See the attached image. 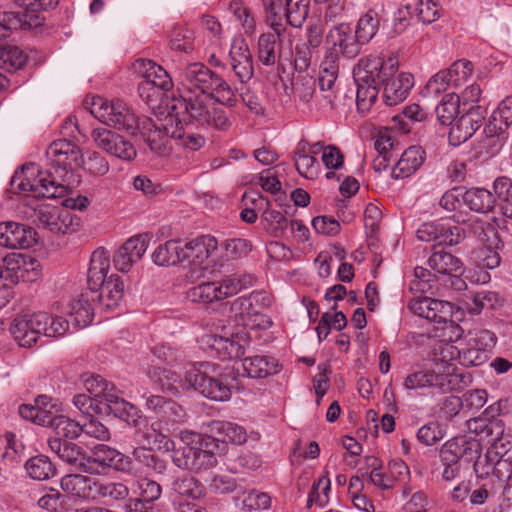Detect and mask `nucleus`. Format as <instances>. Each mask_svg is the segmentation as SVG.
I'll use <instances>...</instances> for the list:
<instances>
[{"label": "nucleus", "instance_id": "dca6fc26", "mask_svg": "<svg viewBox=\"0 0 512 512\" xmlns=\"http://www.w3.org/2000/svg\"><path fill=\"white\" fill-rule=\"evenodd\" d=\"M17 188L23 192H31L36 197L58 198L63 197L67 192V187L56 183L51 178L50 173L39 172L38 177L34 180L24 178L17 185Z\"/></svg>", "mask_w": 512, "mask_h": 512}, {"label": "nucleus", "instance_id": "e433bc0d", "mask_svg": "<svg viewBox=\"0 0 512 512\" xmlns=\"http://www.w3.org/2000/svg\"><path fill=\"white\" fill-rule=\"evenodd\" d=\"M266 23L278 36H282L286 28L284 25L286 0H261Z\"/></svg>", "mask_w": 512, "mask_h": 512}, {"label": "nucleus", "instance_id": "aec40b11", "mask_svg": "<svg viewBox=\"0 0 512 512\" xmlns=\"http://www.w3.org/2000/svg\"><path fill=\"white\" fill-rule=\"evenodd\" d=\"M428 265L432 270L442 275L458 277L464 272L462 261L440 245L433 246Z\"/></svg>", "mask_w": 512, "mask_h": 512}, {"label": "nucleus", "instance_id": "c9c22d12", "mask_svg": "<svg viewBox=\"0 0 512 512\" xmlns=\"http://www.w3.org/2000/svg\"><path fill=\"white\" fill-rule=\"evenodd\" d=\"M115 449L105 445L98 444L90 454L86 455L85 473L101 474L110 468L112 455Z\"/></svg>", "mask_w": 512, "mask_h": 512}, {"label": "nucleus", "instance_id": "393cba45", "mask_svg": "<svg viewBox=\"0 0 512 512\" xmlns=\"http://www.w3.org/2000/svg\"><path fill=\"white\" fill-rule=\"evenodd\" d=\"M410 478L407 464L401 459H394L388 463L387 472L379 470L372 475V483L383 490L392 489L397 483H406Z\"/></svg>", "mask_w": 512, "mask_h": 512}, {"label": "nucleus", "instance_id": "58836bf2", "mask_svg": "<svg viewBox=\"0 0 512 512\" xmlns=\"http://www.w3.org/2000/svg\"><path fill=\"white\" fill-rule=\"evenodd\" d=\"M428 116L427 111L419 104L413 103L404 107L400 114L395 115L392 121L403 133L411 131V123L423 122Z\"/></svg>", "mask_w": 512, "mask_h": 512}, {"label": "nucleus", "instance_id": "473e14b6", "mask_svg": "<svg viewBox=\"0 0 512 512\" xmlns=\"http://www.w3.org/2000/svg\"><path fill=\"white\" fill-rule=\"evenodd\" d=\"M208 428L221 443L243 444L247 440L246 430L236 423L214 420L208 424Z\"/></svg>", "mask_w": 512, "mask_h": 512}, {"label": "nucleus", "instance_id": "6e6552de", "mask_svg": "<svg viewBox=\"0 0 512 512\" xmlns=\"http://www.w3.org/2000/svg\"><path fill=\"white\" fill-rule=\"evenodd\" d=\"M98 111L92 110L95 115L104 124L113 127L117 130H123L131 135H135L140 127L139 119L136 115L120 100L113 101L112 103H104L99 99Z\"/></svg>", "mask_w": 512, "mask_h": 512}, {"label": "nucleus", "instance_id": "2eb2a0df", "mask_svg": "<svg viewBox=\"0 0 512 512\" xmlns=\"http://www.w3.org/2000/svg\"><path fill=\"white\" fill-rule=\"evenodd\" d=\"M48 446L64 463L85 473L87 454L78 444L60 437H50Z\"/></svg>", "mask_w": 512, "mask_h": 512}, {"label": "nucleus", "instance_id": "13d9d810", "mask_svg": "<svg viewBox=\"0 0 512 512\" xmlns=\"http://www.w3.org/2000/svg\"><path fill=\"white\" fill-rule=\"evenodd\" d=\"M207 97L214 98L217 102L228 107H234L237 103V98L228 83L220 76L214 82L211 93Z\"/></svg>", "mask_w": 512, "mask_h": 512}, {"label": "nucleus", "instance_id": "338daca9", "mask_svg": "<svg viewBox=\"0 0 512 512\" xmlns=\"http://www.w3.org/2000/svg\"><path fill=\"white\" fill-rule=\"evenodd\" d=\"M83 167L92 176H103L109 171L107 160L98 152H89L87 157L82 159Z\"/></svg>", "mask_w": 512, "mask_h": 512}, {"label": "nucleus", "instance_id": "c03bdc74", "mask_svg": "<svg viewBox=\"0 0 512 512\" xmlns=\"http://www.w3.org/2000/svg\"><path fill=\"white\" fill-rule=\"evenodd\" d=\"M172 489L182 497L197 500L205 495V487L193 476L186 475L175 479L172 483Z\"/></svg>", "mask_w": 512, "mask_h": 512}, {"label": "nucleus", "instance_id": "ddd939ff", "mask_svg": "<svg viewBox=\"0 0 512 512\" xmlns=\"http://www.w3.org/2000/svg\"><path fill=\"white\" fill-rule=\"evenodd\" d=\"M36 231L25 224L17 222L0 223V245L10 249H26L36 242Z\"/></svg>", "mask_w": 512, "mask_h": 512}, {"label": "nucleus", "instance_id": "5701e85b", "mask_svg": "<svg viewBox=\"0 0 512 512\" xmlns=\"http://www.w3.org/2000/svg\"><path fill=\"white\" fill-rule=\"evenodd\" d=\"M124 296V283L118 275H111L98 286L97 307L112 310L118 307Z\"/></svg>", "mask_w": 512, "mask_h": 512}, {"label": "nucleus", "instance_id": "cd10ccee", "mask_svg": "<svg viewBox=\"0 0 512 512\" xmlns=\"http://www.w3.org/2000/svg\"><path fill=\"white\" fill-rule=\"evenodd\" d=\"M136 487L138 496L130 497L120 507H135V503L138 506L142 504L144 507H149L153 506V503L161 497L162 487L153 479L148 477L139 478L136 482Z\"/></svg>", "mask_w": 512, "mask_h": 512}, {"label": "nucleus", "instance_id": "3c124183", "mask_svg": "<svg viewBox=\"0 0 512 512\" xmlns=\"http://www.w3.org/2000/svg\"><path fill=\"white\" fill-rule=\"evenodd\" d=\"M378 26L379 21L376 18V13L372 10H369L358 20L355 30V37L357 42L360 44L369 42L375 35Z\"/></svg>", "mask_w": 512, "mask_h": 512}, {"label": "nucleus", "instance_id": "f704fd0d", "mask_svg": "<svg viewBox=\"0 0 512 512\" xmlns=\"http://www.w3.org/2000/svg\"><path fill=\"white\" fill-rule=\"evenodd\" d=\"M495 197L487 189L471 188L464 191L463 202L477 213L491 212L495 206Z\"/></svg>", "mask_w": 512, "mask_h": 512}, {"label": "nucleus", "instance_id": "680f3d73", "mask_svg": "<svg viewBox=\"0 0 512 512\" xmlns=\"http://www.w3.org/2000/svg\"><path fill=\"white\" fill-rule=\"evenodd\" d=\"M374 147L380 155H387L395 159L398 158L401 151L399 143L388 131L378 133Z\"/></svg>", "mask_w": 512, "mask_h": 512}, {"label": "nucleus", "instance_id": "5fc2aeb1", "mask_svg": "<svg viewBox=\"0 0 512 512\" xmlns=\"http://www.w3.org/2000/svg\"><path fill=\"white\" fill-rule=\"evenodd\" d=\"M474 134L471 128V119L469 115H462L455 123L451 124L449 132V141L457 146L467 141Z\"/></svg>", "mask_w": 512, "mask_h": 512}, {"label": "nucleus", "instance_id": "39448f33", "mask_svg": "<svg viewBox=\"0 0 512 512\" xmlns=\"http://www.w3.org/2000/svg\"><path fill=\"white\" fill-rule=\"evenodd\" d=\"M270 305V297L262 291H253L231 303V311L239 317L241 325L251 329L266 328L271 321L262 313Z\"/></svg>", "mask_w": 512, "mask_h": 512}, {"label": "nucleus", "instance_id": "79ce46f5", "mask_svg": "<svg viewBox=\"0 0 512 512\" xmlns=\"http://www.w3.org/2000/svg\"><path fill=\"white\" fill-rule=\"evenodd\" d=\"M27 61V56L17 46L0 45V69L14 72L22 68Z\"/></svg>", "mask_w": 512, "mask_h": 512}, {"label": "nucleus", "instance_id": "603ef678", "mask_svg": "<svg viewBox=\"0 0 512 512\" xmlns=\"http://www.w3.org/2000/svg\"><path fill=\"white\" fill-rule=\"evenodd\" d=\"M276 32L264 33L258 40V58L266 66L274 65L276 62V40L280 38Z\"/></svg>", "mask_w": 512, "mask_h": 512}, {"label": "nucleus", "instance_id": "4be33fe9", "mask_svg": "<svg viewBox=\"0 0 512 512\" xmlns=\"http://www.w3.org/2000/svg\"><path fill=\"white\" fill-rule=\"evenodd\" d=\"M469 433L478 437L477 440L487 443L504 436L505 425L501 419L486 416L471 418L466 422Z\"/></svg>", "mask_w": 512, "mask_h": 512}, {"label": "nucleus", "instance_id": "423d86ee", "mask_svg": "<svg viewBox=\"0 0 512 512\" xmlns=\"http://www.w3.org/2000/svg\"><path fill=\"white\" fill-rule=\"evenodd\" d=\"M399 67L396 56H390L386 59L382 79L383 98L387 105L393 106L404 101L411 88L414 86L413 76L409 73L397 74Z\"/></svg>", "mask_w": 512, "mask_h": 512}, {"label": "nucleus", "instance_id": "c85d7f7f", "mask_svg": "<svg viewBox=\"0 0 512 512\" xmlns=\"http://www.w3.org/2000/svg\"><path fill=\"white\" fill-rule=\"evenodd\" d=\"M110 268V255L103 248H97L91 256L90 266L87 274L88 287L97 290L98 286L107 279V273Z\"/></svg>", "mask_w": 512, "mask_h": 512}, {"label": "nucleus", "instance_id": "b1692460", "mask_svg": "<svg viewBox=\"0 0 512 512\" xmlns=\"http://www.w3.org/2000/svg\"><path fill=\"white\" fill-rule=\"evenodd\" d=\"M250 343V339L246 333L236 334L231 338L214 337L210 343L221 360L241 358L245 355L246 346Z\"/></svg>", "mask_w": 512, "mask_h": 512}, {"label": "nucleus", "instance_id": "de8ad7c7", "mask_svg": "<svg viewBox=\"0 0 512 512\" xmlns=\"http://www.w3.org/2000/svg\"><path fill=\"white\" fill-rule=\"evenodd\" d=\"M218 284L215 282H204L195 287L190 288L187 291V298L195 303L209 304L214 301H220V295L218 293Z\"/></svg>", "mask_w": 512, "mask_h": 512}, {"label": "nucleus", "instance_id": "6e6d98bb", "mask_svg": "<svg viewBox=\"0 0 512 512\" xmlns=\"http://www.w3.org/2000/svg\"><path fill=\"white\" fill-rule=\"evenodd\" d=\"M499 305V296L496 292L480 291L471 298V303H467V309L471 314H479L483 309H493Z\"/></svg>", "mask_w": 512, "mask_h": 512}, {"label": "nucleus", "instance_id": "37998d69", "mask_svg": "<svg viewBox=\"0 0 512 512\" xmlns=\"http://www.w3.org/2000/svg\"><path fill=\"white\" fill-rule=\"evenodd\" d=\"M460 108V96L455 93L445 94L435 112L437 119L442 125H451Z\"/></svg>", "mask_w": 512, "mask_h": 512}, {"label": "nucleus", "instance_id": "f8f14e48", "mask_svg": "<svg viewBox=\"0 0 512 512\" xmlns=\"http://www.w3.org/2000/svg\"><path fill=\"white\" fill-rule=\"evenodd\" d=\"M408 309L413 314L436 323H446L453 313L452 303L430 297H416L410 300Z\"/></svg>", "mask_w": 512, "mask_h": 512}, {"label": "nucleus", "instance_id": "6ab92c4d", "mask_svg": "<svg viewBox=\"0 0 512 512\" xmlns=\"http://www.w3.org/2000/svg\"><path fill=\"white\" fill-rule=\"evenodd\" d=\"M231 67L240 82L249 81L254 74L252 54L244 39L234 40L229 51Z\"/></svg>", "mask_w": 512, "mask_h": 512}, {"label": "nucleus", "instance_id": "72a5a7b5", "mask_svg": "<svg viewBox=\"0 0 512 512\" xmlns=\"http://www.w3.org/2000/svg\"><path fill=\"white\" fill-rule=\"evenodd\" d=\"M244 371L251 378H265L278 372V362L266 355L246 357L242 364Z\"/></svg>", "mask_w": 512, "mask_h": 512}, {"label": "nucleus", "instance_id": "7ed1b4c3", "mask_svg": "<svg viewBox=\"0 0 512 512\" xmlns=\"http://www.w3.org/2000/svg\"><path fill=\"white\" fill-rule=\"evenodd\" d=\"M386 60L378 57H366L359 60L354 67V83L357 86L356 105L360 114L370 111L378 97V84L382 79V71Z\"/></svg>", "mask_w": 512, "mask_h": 512}, {"label": "nucleus", "instance_id": "412c9836", "mask_svg": "<svg viewBox=\"0 0 512 512\" xmlns=\"http://www.w3.org/2000/svg\"><path fill=\"white\" fill-rule=\"evenodd\" d=\"M98 480L82 474H68L61 479L63 491L81 499L97 498Z\"/></svg>", "mask_w": 512, "mask_h": 512}, {"label": "nucleus", "instance_id": "f3484780", "mask_svg": "<svg viewBox=\"0 0 512 512\" xmlns=\"http://www.w3.org/2000/svg\"><path fill=\"white\" fill-rule=\"evenodd\" d=\"M182 77L187 85V92H192V88H196L200 90L199 94L207 96L211 93L214 82L219 78V75L202 63H192L184 68Z\"/></svg>", "mask_w": 512, "mask_h": 512}, {"label": "nucleus", "instance_id": "f03ea898", "mask_svg": "<svg viewBox=\"0 0 512 512\" xmlns=\"http://www.w3.org/2000/svg\"><path fill=\"white\" fill-rule=\"evenodd\" d=\"M235 380L232 371L223 374L217 365L210 362L193 365L185 373V383L189 387L215 401H225L230 398L232 382Z\"/></svg>", "mask_w": 512, "mask_h": 512}, {"label": "nucleus", "instance_id": "1a4fd4ad", "mask_svg": "<svg viewBox=\"0 0 512 512\" xmlns=\"http://www.w3.org/2000/svg\"><path fill=\"white\" fill-rule=\"evenodd\" d=\"M327 42L331 46L327 49L325 60L348 68L352 58V28L350 23H340L333 27L328 36Z\"/></svg>", "mask_w": 512, "mask_h": 512}, {"label": "nucleus", "instance_id": "a18cd8bd", "mask_svg": "<svg viewBox=\"0 0 512 512\" xmlns=\"http://www.w3.org/2000/svg\"><path fill=\"white\" fill-rule=\"evenodd\" d=\"M435 283V275L426 268L417 266L414 269V279L409 284V290L415 296L424 297L425 294H433Z\"/></svg>", "mask_w": 512, "mask_h": 512}, {"label": "nucleus", "instance_id": "9d476101", "mask_svg": "<svg viewBox=\"0 0 512 512\" xmlns=\"http://www.w3.org/2000/svg\"><path fill=\"white\" fill-rule=\"evenodd\" d=\"M46 312L23 313L17 315L10 325V332L21 347H31L41 335L45 327Z\"/></svg>", "mask_w": 512, "mask_h": 512}, {"label": "nucleus", "instance_id": "7c9ffc66", "mask_svg": "<svg viewBox=\"0 0 512 512\" xmlns=\"http://www.w3.org/2000/svg\"><path fill=\"white\" fill-rule=\"evenodd\" d=\"M58 3L59 0H16V5L24 7L25 11L23 13H15L27 20V23L23 24L20 29L40 26L44 18H41L37 13L42 10L53 9Z\"/></svg>", "mask_w": 512, "mask_h": 512}, {"label": "nucleus", "instance_id": "f257e3e1", "mask_svg": "<svg viewBox=\"0 0 512 512\" xmlns=\"http://www.w3.org/2000/svg\"><path fill=\"white\" fill-rule=\"evenodd\" d=\"M168 114L170 120L182 131L183 127L191 126H208L226 131L231 126V121L223 109L210 106L207 96L193 92L174 99Z\"/></svg>", "mask_w": 512, "mask_h": 512}, {"label": "nucleus", "instance_id": "0eeeda50", "mask_svg": "<svg viewBox=\"0 0 512 512\" xmlns=\"http://www.w3.org/2000/svg\"><path fill=\"white\" fill-rule=\"evenodd\" d=\"M182 262H186L192 273L210 269L214 263L212 254L217 249V240L210 235H203L191 241H181Z\"/></svg>", "mask_w": 512, "mask_h": 512}, {"label": "nucleus", "instance_id": "20e7f679", "mask_svg": "<svg viewBox=\"0 0 512 512\" xmlns=\"http://www.w3.org/2000/svg\"><path fill=\"white\" fill-rule=\"evenodd\" d=\"M165 123H156L150 118L140 122L139 131L149 150L157 156H167L171 152L170 139L181 138L183 131L179 130L168 114Z\"/></svg>", "mask_w": 512, "mask_h": 512}, {"label": "nucleus", "instance_id": "49530a36", "mask_svg": "<svg viewBox=\"0 0 512 512\" xmlns=\"http://www.w3.org/2000/svg\"><path fill=\"white\" fill-rule=\"evenodd\" d=\"M310 0H286L285 22L300 28L309 14Z\"/></svg>", "mask_w": 512, "mask_h": 512}, {"label": "nucleus", "instance_id": "09e8293b", "mask_svg": "<svg viewBox=\"0 0 512 512\" xmlns=\"http://www.w3.org/2000/svg\"><path fill=\"white\" fill-rule=\"evenodd\" d=\"M260 222L265 231L274 237L280 236L288 227L287 218L279 211L265 207L261 214Z\"/></svg>", "mask_w": 512, "mask_h": 512}, {"label": "nucleus", "instance_id": "9b49d317", "mask_svg": "<svg viewBox=\"0 0 512 512\" xmlns=\"http://www.w3.org/2000/svg\"><path fill=\"white\" fill-rule=\"evenodd\" d=\"M91 136L100 149L116 158L131 161L137 155L133 144L112 130L95 128Z\"/></svg>", "mask_w": 512, "mask_h": 512}, {"label": "nucleus", "instance_id": "052dcab7", "mask_svg": "<svg viewBox=\"0 0 512 512\" xmlns=\"http://www.w3.org/2000/svg\"><path fill=\"white\" fill-rule=\"evenodd\" d=\"M293 90L300 101L308 103L315 94L316 80L309 75H299L295 78Z\"/></svg>", "mask_w": 512, "mask_h": 512}, {"label": "nucleus", "instance_id": "a878e982", "mask_svg": "<svg viewBox=\"0 0 512 512\" xmlns=\"http://www.w3.org/2000/svg\"><path fill=\"white\" fill-rule=\"evenodd\" d=\"M98 414H113L115 417L125 421L128 425L133 423V419H137L140 415L139 410L131 403L123 398L110 392L100 401Z\"/></svg>", "mask_w": 512, "mask_h": 512}, {"label": "nucleus", "instance_id": "69168bd1", "mask_svg": "<svg viewBox=\"0 0 512 512\" xmlns=\"http://www.w3.org/2000/svg\"><path fill=\"white\" fill-rule=\"evenodd\" d=\"M25 23L26 18L14 12H0V39L10 37L12 31L20 29Z\"/></svg>", "mask_w": 512, "mask_h": 512}, {"label": "nucleus", "instance_id": "c756f323", "mask_svg": "<svg viewBox=\"0 0 512 512\" xmlns=\"http://www.w3.org/2000/svg\"><path fill=\"white\" fill-rule=\"evenodd\" d=\"M451 380L448 374H436L430 370H422L408 375L404 385L407 389H418L424 387H438L446 391L450 388Z\"/></svg>", "mask_w": 512, "mask_h": 512}, {"label": "nucleus", "instance_id": "a211bd4d", "mask_svg": "<svg viewBox=\"0 0 512 512\" xmlns=\"http://www.w3.org/2000/svg\"><path fill=\"white\" fill-rule=\"evenodd\" d=\"M96 296L97 290L88 287L87 291L70 302L69 316L76 327H86L93 321L95 308L97 307Z\"/></svg>", "mask_w": 512, "mask_h": 512}, {"label": "nucleus", "instance_id": "4d7b16f0", "mask_svg": "<svg viewBox=\"0 0 512 512\" xmlns=\"http://www.w3.org/2000/svg\"><path fill=\"white\" fill-rule=\"evenodd\" d=\"M101 496L116 501H125L129 499V488L120 482L97 483V498Z\"/></svg>", "mask_w": 512, "mask_h": 512}, {"label": "nucleus", "instance_id": "4468645a", "mask_svg": "<svg viewBox=\"0 0 512 512\" xmlns=\"http://www.w3.org/2000/svg\"><path fill=\"white\" fill-rule=\"evenodd\" d=\"M134 68L137 73L146 79L138 87L141 96L149 86H152L153 90H169L173 85L168 73L152 60L138 59L134 63Z\"/></svg>", "mask_w": 512, "mask_h": 512}, {"label": "nucleus", "instance_id": "bb28decb", "mask_svg": "<svg viewBox=\"0 0 512 512\" xmlns=\"http://www.w3.org/2000/svg\"><path fill=\"white\" fill-rule=\"evenodd\" d=\"M425 152L419 146H410L396 159L392 168L394 179L407 178L417 171L424 162Z\"/></svg>", "mask_w": 512, "mask_h": 512}, {"label": "nucleus", "instance_id": "0e129e2a", "mask_svg": "<svg viewBox=\"0 0 512 512\" xmlns=\"http://www.w3.org/2000/svg\"><path fill=\"white\" fill-rule=\"evenodd\" d=\"M170 46L173 50L188 53L193 50V33L188 29L175 28L170 34Z\"/></svg>", "mask_w": 512, "mask_h": 512}, {"label": "nucleus", "instance_id": "a19ab883", "mask_svg": "<svg viewBox=\"0 0 512 512\" xmlns=\"http://www.w3.org/2000/svg\"><path fill=\"white\" fill-rule=\"evenodd\" d=\"M28 475L35 480H47L56 473V468L45 455L31 457L25 464Z\"/></svg>", "mask_w": 512, "mask_h": 512}, {"label": "nucleus", "instance_id": "774afa93", "mask_svg": "<svg viewBox=\"0 0 512 512\" xmlns=\"http://www.w3.org/2000/svg\"><path fill=\"white\" fill-rule=\"evenodd\" d=\"M445 430L438 422H429L422 426L417 433L418 440L425 445H433L443 439Z\"/></svg>", "mask_w": 512, "mask_h": 512}, {"label": "nucleus", "instance_id": "864d4df0", "mask_svg": "<svg viewBox=\"0 0 512 512\" xmlns=\"http://www.w3.org/2000/svg\"><path fill=\"white\" fill-rule=\"evenodd\" d=\"M52 429L56 433L55 437L70 441L82 433L81 424L64 415H56Z\"/></svg>", "mask_w": 512, "mask_h": 512}, {"label": "nucleus", "instance_id": "8fccbe9b", "mask_svg": "<svg viewBox=\"0 0 512 512\" xmlns=\"http://www.w3.org/2000/svg\"><path fill=\"white\" fill-rule=\"evenodd\" d=\"M130 426L135 429L138 443L142 445V447H147L150 450L157 427H160V422H155L150 425L147 417L139 415L137 419H133V423Z\"/></svg>", "mask_w": 512, "mask_h": 512}, {"label": "nucleus", "instance_id": "4c0bfd02", "mask_svg": "<svg viewBox=\"0 0 512 512\" xmlns=\"http://www.w3.org/2000/svg\"><path fill=\"white\" fill-rule=\"evenodd\" d=\"M181 240H168L159 245L153 255V261L159 266H171L182 262Z\"/></svg>", "mask_w": 512, "mask_h": 512}, {"label": "nucleus", "instance_id": "ea45409f", "mask_svg": "<svg viewBox=\"0 0 512 512\" xmlns=\"http://www.w3.org/2000/svg\"><path fill=\"white\" fill-rule=\"evenodd\" d=\"M494 121H496L495 116H490L483 131L484 138L481 141V149H484L487 154L497 152L508 137L507 133H504Z\"/></svg>", "mask_w": 512, "mask_h": 512}, {"label": "nucleus", "instance_id": "2f4dec72", "mask_svg": "<svg viewBox=\"0 0 512 512\" xmlns=\"http://www.w3.org/2000/svg\"><path fill=\"white\" fill-rule=\"evenodd\" d=\"M194 433L184 432L181 436L182 444L179 446L174 445V450L172 452V462L175 466L182 470H190L193 471L195 455H196V446L192 445L194 443Z\"/></svg>", "mask_w": 512, "mask_h": 512}, {"label": "nucleus", "instance_id": "bf43d9fd", "mask_svg": "<svg viewBox=\"0 0 512 512\" xmlns=\"http://www.w3.org/2000/svg\"><path fill=\"white\" fill-rule=\"evenodd\" d=\"M380 466V461L375 456L354 460V468L357 469L354 479L358 481L368 480L372 483V475L377 473Z\"/></svg>", "mask_w": 512, "mask_h": 512}, {"label": "nucleus", "instance_id": "e2e57ef3", "mask_svg": "<svg viewBox=\"0 0 512 512\" xmlns=\"http://www.w3.org/2000/svg\"><path fill=\"white\" fill-rule=\"evenodd\" d=\"M463 443H465V436H457L445 442L440 449L441 461L459 464V460L462 459Z\"/></svg>", "mask_w": 512, "mask_h": 512}]
</instances>
